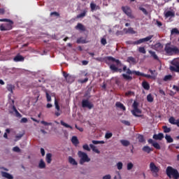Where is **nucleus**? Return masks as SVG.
<instances>
[{
    "label": "nucleus",
    "instance_id": "obj_54",
    "mask_svg": "<svg viewBox=\"0 0 179 179\" xmlns=\"http://www.w3.org/2000/svg\"><path fill=\"white\" fill-rule=\"evenodd\" d=\"M171 34H179V31L177 28L173 29L171 30Z\"/></svg>",
    "mask_w": 179,
    "mask_h": 179
},
{
    "label": "nucleus",
    "instance_id": "obj_52",
    "mask_svg": "<svg viewBox=\"0 0 179 179\" xmlns=\"http://www.w3.org/2000/svg\"><path fill=\"white\" fill-rule=\"evenodd\" d=\"M83 148L84 149V150H87V152H90V148H89V145L87 144H85L84 145H83Z\"/></svg>",
    "mask_w": 179,
    "mask_h": 179
},
{
    "label": "nucleus",
    "instance_id": "obj_56",
    "mask_svg": "<svg viewBox=\"0 0 179 179\" xmlns=\"http://www.w3.org/2000/svg\"><path fill=\"white\" fill-rule=\"evenodd\" d=\"M139 10H142L143 13H144V15H148V10H145V8L143 7H139Z\"/></svg>",
    "mask_w": 179,
    "mask_h": 179
},
{
    "label": "nucleus",
    "instance_id": "obj_35",
    "mask_svg": "<svg viewBox=\"0 0 179 179\" xmlns=\"http://www.w3.org/2000/svg\"><path fill=\"white\" fill-rule=\"evenodd\" d=\"M154 100L155 99L153 98V96L152 95V94H149L147 96V101H148V103H153Z\"/></svg>",
    "mask_w": 179,
    "mask_h": 179
},
{
    "label": "nucleus",
    "instance_id": "obj_37",
    "mask_svg": "<svg viewBox=\"0 0 179 179\" xmlns=\"http://www.w3.org/2000/svg\"><path fill=\"white\" fill-rule=\"evenodd\" d=\"M39 169H45V162H44V160L41 159L39 164H38Z\"/></svg>",
    "mask_w": 179,
    "mask_h": 179
},
{
    "label": "nucleus",
    "instance_id": "obj_29",
    "mask_svg": "<svg viewBox=\"0 0 179 179\" xmlns=\"http://www.w3.org/2000/svg\"><path fill=\"white\" fill-rule=\"evenodd\" d=\"M139 73V71H131V69H127V70H126V73L127 74V75H136V73Z\"/></svg>",
    "mask_w": 179,
    "mask_h": 179
},
{
    "label": "nucleus",
    "instance_id": "obj_24",
    "mask_svg": "<svg viewBox=\"0 0 179 179\" xmlns=\"http://www.w3.org/2000/svg\"><path fill=\"white\" fill-rule=\"evenodd\" d=\"M142 86L145 90H149L150 89V85H149V83L146 81H143L142 83Z\"/></svg>",
    "mask_w": 179,
    "mask_h": 179
},
{
    "label": "nucleus",
    "instance_id": "obj_8",
    "mask_svg": "<svg viewBox=\"0 0 179 179\" xmlns=\"http://www.w3.org/2000/svg\"><path fill=\"white\" fill-rule=\"evenodd\" d=\"M173 66H171L169 69L171 72H178L179 73V62L178 60H173L171 62Z\"/></svg>",
    "mask_w": 179,
    "mask_h": 179
},
{
    "label": "nucleus",
    "instance_id": "obj_61",
    "mask_svg": "<svg viewBox=\"0 0 179 179\" xmlns=\"http://www.w3.org/2000/svg\"><path fill=\"white\" fill-rule=\"evenodd\" d=\"M0 30L1 31H7L6 27L3 24L0 25Z\"/></svg>",
    "mask_w": 179,
    "mask_h": 179
},
{
    "label": "nucleus",
    "instance_id": "obj_51",
    "mask_svg": "<svg viewBox=\"0 0 179 179\" xmlns=\"http://www.w3.org/2000/svg\"><path fill=\"white\" fill-rule=\"evenodd\" d=\"M122 162H120L117 164V170H122Z\"/></svg>",
    "mask_w": 179,
    "mask_h": 179
},
{
    "label": "nucleus",
    "instance_id": "obj_13",
    "mask_svg": "<svg viewBox=\"0 0 179 179\" xmlns=\"http://www.w3.org/2000/svg\"><path fill=\"white\" fill-rule=\"evenodd\" d=\"M76 30H79L80 31H86V27H84L83 24L78 23L75 27Z\"/></svg>",
    "mask_w": 179,
    "mask_h": 179
},
{
    "label": "nucleus",
    "instance_id": "obj_10",
    "mask_svg": "<svg viewBox=\"0 0 179 179\" xmlns=\"http://www.w3.org/2000/svg\"><path fill=\"white\" fill-rule=\"evenodd\" d=\"M148 143L152 145L153 146V148H155L157 150H160L162 149V147L160 146V144H159L157 142L153 141V139L149 138L148 140Z\"/></svg>",
    "mask_w": 179,
    "mask_h": 179
},
{
    "label": "nucleus",
    "instance_id": "obj_58",
    "mask_svg": "<svg viewBox=\"0 0 179 179\" xmlns=\"http://www.w3.org/2000/svg\"><path fill=\"white\" fill-rule=\"evenodd\" d=\"M113 136V133H106L105 135V138L106 139H110Z\"/></svg>",
    "mask_w": 179,
    "mask_h": 179
},
{
    "label": "nucleus",
    "instance_id": "obj_50",
    "mask_svg": "<svg viewBox=\"0 0 179 179\" xmlns=\"http://www.w3.org/2000/svg\"><path fill=\"white\" fill-rule=\"evenodd\" d=\"M41 124H43V125H45V127H47V126H48V125H52V122H45V121H44V120H42L41 122Z\"/></svg>",
    "mask_w": 179,
    "mask_h": 179
},
{
    "label": "nucleus",
    "instance_id": "obj_39",
    "mask_svg": "<svg viewBox=\"0 0 179 179\" xmlns=\"http://www.w3.org/2000/svg\"><path fill=\"white\" fill-rule=\"evenodd\" d=\"M86 13H87V11L86 10H84L83 13H81L80 14H78L77 15V19H82L83 17H85V16H86Z\"/></svg>",
    "mask_w": 179,
    "mask_h": 179
},
{
    "label": "nucleus",
    "instance_id": "obj_31",
    "mask_svg": "<svg viewBox=\"0 0 179 179\" xmlns=\"http://www.w3.org/2000/svg\"><path fill=\"white\" fill-rule=\"evenodd\" d=\"M175 16V14L173 11H166V13H165V17H173Z\"/></svg>",
    "mask_w": 179,
    "mask_h": 179
},
{
    "label": "nucleus",
    "instance_id": "obj_34",
    "mask_svg": "<svg viewBox=\"0 0 179 179\" xmlns=\"http://www.w3.org/2000/svg\"><path fill=\"white\" fill-rule=\"evenodd\" d=\"M122 76L124 80H132V76H128L125 73L122 74Z\"/></svg>",
    "mask_w": 179,
    "mask_h": 179
},
{
    "label": "nucleus",
    "instance_id": "obj_57",
    "mask_svg": "<svg viewBox=\"0 0 179 179\" xmlns=\"http://www.w3.org/2000/svg\"><path fill=\"white\" fill-rule=\"evenodd\" d=\"M13 152H16L17 153L20 152V148L17 146H15L13 148Z\"/></svg>",
    "mask_w": 179,
    "mask_h": 179
},
{
    "label": "nucleus",
    "instance_id": "obj_28",
    "mask_svg": "<svg viewBox=\"0 0 179 179\" xmlns=\"http://www.w3.org/2000/svg\"><path fill=\"white\" fill-rule=\"evenodd\" d=\"M120 143L122 145V146H129L131 145V143L128 140H120Z\"/></svg>",
    "mask_w": 179,
    "mask_h": 179
},
{
    "label": "nucleus",
    "instance_id": "obj_32",
    "mask_svg": "<svg viewBox=\"0 0 179 179\" xmlns=\"http://www.w3.org/2000/svg\"><path fill=\"white\" fill-rule=\"evenodd\" d=\"M90 8L91 10L93 12L94 10H96V9H100V7L99 6H96L94 3H90Z\"/></svg>",
    "mask_w": 179,
    "mask_h": 179
},
{
    "label": "nucleus",
    "instance_id": "obj_1",
    "mask_svg": "<svg viewBox=\"0 0 179 179\" xmlns=\"http://www.w3.org/2000/svg\"><path fill=\"white\" fill-rule=\"evenodd\" d=\"M164 51L166 52L167 55H176L179 54V48L177 46L171 45V43H166L164 48Z\"/></svg>",
    "mask_w": 179,
    "mask_h": 179
},
{
    "label": "nucleus",
    "instance_id": "obj_16",
    "mask_svg": "<svg viewBox=\"0 0 179 179\" xmlns=\"http://www.w3.org/2000/svg\"><path fill=\"white\" fill-rule=\"evenodd\" d=\"M15 62H23L24 61V57L23 56L18 55L14 57Z\"/></svg>",
    "mask_w": 179,
    "mask_h": 179
},
{
    "label": "nucleus",
    "instance_id": "obj_23",
    "mask_svg": "<svg viewBox=\"0 0 179 179\" xmlns=\"http://www.w3.org/2000/svg\"><path fill=\"white\" fill-rule=\"evenodd\" d=\"M77 44H86L87 41H86V38H84L83 37H80L76 41Z\"/></svg>",
    "mask_w": 179,
    "mask_h": 179
},
{
    "label": "nucleus",
    "instance_id": "obj_47",
    "mask_svg": "<svg viewBox=\"0 0 179 179\" xmlns=\"http://www.w3.org/2000/svg\"><path fill=\"white\" fill-rule=\"evenodd\" d=\"M138 52H141V54H146V49H145V47H140L138 48Z\"/></svg>",
    "mask_w": 179,
    "mask_h": 179
},
{
    "label": "nucleus",
    "instance_id": "obj_3",
    "mask_svg": "<svg viewBox=\"0 0 179 179\" xmlns=\"http://www.w3.org/2000/svg\"><path fill=\"white\" fill-rule=\"evenodd\" d=\"M152 38H153V35H150L144 38H141L136 41H128L126 42V43L129 45H139V44H142V43H146L148 41H150V40Z\"/></svg>",
    "mask_w": 179,
    "mask_h": 179
},
{
    "label": "nucleus",
    "instance_id": "obj_62",
    "mask_svg": "<svg viewBox=\"0 0 179 179\" xmlns=\"http://www.w3.org/2000/svg\"><path fill=\"white\" fill-rule=\"evenodd\" d=\"M139 106V103H138V102H136V101H134V103H133V108H134V110L135 109V108H138V106Z\"/></svg>",
    "mask_w": 179,
    "mask_h": 179
},
{
    "label": "nucleus",
    "instance_id": "obj_4",
    "mask_svg": "<svg viewBox=\"0 0 179 179\" xmlns=\"http://www.w3.org/2000/svg\"><path fill=\"white\" fill-rule=\"evenodd\" d=\"M78 157L80 158V164L89 163V162H90V158H89V156H87V154H86L85 152L82 151H78Z\"/></svg>",
    "mask_w": 179,
    "mask_h": 179
},
{
    "label": "nucleus",
    "instance_id": "obj_6",
    "mask_svg": "<svg viewBox=\"0 0 179 179\" xmlns=\"http://www.w3.org/2000/svg\"><path fill=\"white\" fill-rule=\"evenodd\" d=\"M81 104L83 108H88V110H92L94 107V105L92 102H90L89 99H83Z\"/></svg>",
    "mask_w": 179,
    "mask_h": 179
},
{
    "label": "nucleus",
    "instance_id": "obj_25",
    "mask_svg": "<svg viewBox=\"0 0 179 179\" xmlns=\"http://www.w3.org/2000/svg\"><path fill=\"white\" fill-rule=\"evenodd\" d=\"M165 139L167 141V143H173V142H174V139H173V138H171V136L169 134H166Z\"/></svg>",
    "mask_w": 179,
    "mask_h": 179
},
{
    "label": "nucleus",
    "instance_id": "obj_12",
    "mask_svg": "<svg viewBox=\"0 0 179 179\" xmlns=\"http://www.w3.org/2000/svg\"><path fill=\"white\" fill-rule=\"evenodd\" d=\"M110 69L112 71V72L113 73H115V72H120V73H121V72H122V70L121 69H118V67L115 66V64H110Z\"/></svg>",
    "mask_w": 179,
    "mask_h": 179
},
{
    "label": "nucleus",
    "instance_id": "obj_36",
    "mask_svg": "<svg viewBox=\"0 0 179 179\" xmlns=\"http://www.w3.org/2000/svg\"><path fill=\"white\" fill-rule=\"evenodd\" d=\"M90 148H91L92 151L95 152V153H98V154L100 153V150H99V149L96 148V146H94V145L90 144Z\"/></svg>",
    "mask_w": 179,
    "mask_h": 179
},
{
    "label": "nucleus",
    "instance_id": "obj_21",
    "mask_svg": "<svg viewBox=\"0 0 179 179\" xmlns=\"http://www.w3.org/2000/svg\"><path fill=\"white\" fill-rule=\"evenodd\" d=\"M143 152H145V153H150V152H153V149H152L150 147L148 146V145H145L143 148H142Z\"/></svg>",
    "mask_w": 179,
    "mask_h": 179
},
{
    "label": "nucleus",
    "instance_id": "obj_44",
    "mask_svg": "<svg viewBox=\"0 0 179 179\" xmlns=\"http://www.w3.org/2000/svg\"><path fill=\"white\" fill-rule=\"evenodd\" d=\"M13 89H15V86L13 85H7V90L8 92H10V93H13Z\"/></svg>",
    "mask_w": 179,
    "mask_h": 179
},
{
    "label": "nucleus",
    "instance_id": "obj_18",
    "mask_svg": "<svg viewBox=\"0 0 179 179\" xmlns=\"http://www.w3.org/2000/svg\"><path fill=\"white\" fill-rule=\"evenodd\" d=\"M1 176H2V177H4V178L13 179V176H12L10 173H7V172L2 171Z\"/></svg>",
    "mask_w": 179,
    "mask_h": 179
},
{
    "label": "nucleus",
    "instance_id": "obj_60",
    "mask_svg": "<svg viewBox=\"0 0 179 179\" xmlns=\"http://www.w3.org/2000/svg\"><path fill=\"white\" fill-rule=\"evenodd\" d=\"M55 106L56 110H57V111H59L60 108H59V105L58 104V101H57V100L55 101Z\"/></svg>",
    "mask_w": 179,
    "mask_h": 179
},
{
    "label": "nucleus",
    "instance_id": "obj_53",
    "mask_svg": "<svg viewBox=\"0 0 179 179\" xmlns=\"http://www.w3.org/2000/svg\"><path fill=\"white\" fill-rule=\"evenodd\" d=\"M122 124H124V125H127V127H129L131 125V122L127 120H121Z\"/></svg>",
    "mask_w": 179,
    "mask_h": 179
},
{
    "label": "nucleus",
    "instance_id": "obj_43",
    "mask_svg": "<svg viewBox=\"0 0 179 179\" xmlns=\"http://www.w3.org/2000/svg\"><path fill=\"white\" fill-rule=\"evenodd\" d=\"M66 83H72L74 80L73 78L71 76H69L66 78Z\"/></svg>",
    "mask_w": 179,
    "mask_h": 179
},
{
    "label": "nucleus",
    "instance_id": "obj_48",
    "mask_svg": "<svg viewBox=\"0 0 179 179\" xmlns=\"http://www.w3.org/2000/svg\"><path fill=\"white\" fill-rule=\"evenodd\" d=\"M125 96H127V97H129L131 96H135V92L132 91H129L125 93Z\"/></svg>",
    "mask_w": 179,
    "mask_h": 179
},
{
    "label": "nucleus",
    "instance_id": "obj_40",
    "mask_svg": "<svg viewBox=\"0 0 179 179\" xmlns=\"http://www.w3.org/2000/svg\"><path fill=\"white\" fill-rule=\"evenodd\" d=\"M61 125H63V127H65V128H70V129H73L72 127L64 122L63 120L60 121Z\"/></svg>",
    "mask_w": 179,
    "mask_h": 179
},
{
    "label": "nucleus",
    "instance_id": "obj_14",
    "mask_svg": "<svg viewBox=\"0 0 179 179\" xmlns=\"http://www.w3.org/2000/svg\"><path fill=\"white\" fill-rule=\"evenodd\" d=\"M136 76H143L144 78H148V79H155V76H150V74H145L143 73H136Z\"/></svg>",
    "mask_w": 179,
    "mask_h": 179
},
{
    "label": "nucleus",
    "instance_id": "obj_33",
    "mask_svg": "<svg viewBox=\"0 0 179 179\" xmlns=\"http://www.w3.org/2000/svg\"><path fill=\"white\" fill-rule=\"evenodd\" d=\"M137 139L138 140V142H140V143H143V142H145V137L143 136V135L138 134Z\"/></svg>",
    "mask_w": 179,
    "mask_h": 179
},
{
    "label": "nucleus",
    "instance_id": "obj_42",
    "mask_svg": "<svg viewBox=\"0 0 179 179\" xmlns=\"http://www.w3.org/2000/svg\"><path fill=\"white\" fill-rule=\"evenodd\" d=\"M176 121L177 120L174 118V117H171L169 119V122H170V124H172V125H176Z\"/></svg>",
    "mask_w": 179,
    "mask_h": 179
},
{
    "label": "nucleus",
    "instance_id": "obj_2",
    "mask_svg": "<svg viewBox=\"0 0 179 179\" xmlns=\"http://www.w3.org/2000/svg\"><path fill=\"white\" fill-rule=\"evenodd\" d=\"M166 176L169 178H179V172L176 169L173 168L172 166H168L166 169Z\"/></svg>",
    "mask_w": 179,
    "mask_h": 179
},
{
    "label": "nucleus",
    "instance_id": "obj_19",
    "mask_svg": "<svg viewBox=\"0 0 179 179\" xmlns=\"http://www.w3.org/2000/svg\"><path fill=\"white\" fill-rule=\"evenodd\" d=\"M45 160L48 164H50L51 162H52V154L51 153L46 154Z\"/></svg>",
    "mask_w": 179,
    "mask_h": 179
},
{
    "label": "nucleus",
    "instance_id": "obj_15",
    "mask_svg": "<svg viewBox=\"0 0 179 179\" xmlns=\"http://www.w3.org/2000/svg\"><path fill=\"white\" fill-rule=\"evenodd\" d=\"M164 138V135L162 133H159L158 134L153 135V139L155 141H162Z\"/></svg>",
    "mask_w": 179,
    "mask_h": 179
},
{
    "label": "nucleus",
    "instance_id": "obj_30",
    "mask_svg": "<svg viewBox=\"0 0 179 179\" xmlns=\"http://www.w3.org/2000/svg\"><path fill=\"white\" fill-rule=\"evenodd\" d=\"M127 62L129 64H136V59H135V57H127Z\"/></svg>",
    "mask_w": 179,
    "mask_h": 179
},
{
    "label": "nucleus",
    "instance_id": "obj_59",
    "mask_svg": "<svg viewBox=\"0 0 179 179\" xmlns=\"http://www.w3.org/2000/svg\"><path fill=\"white\" fill-rule=\"evenodd\" d=\"M101 44H102V45H106V44H107V39L102 38L101 40Z\"/></svg>",
    "mask_w": 179,
    "mask_h": 179
},
{
    "label": "nucleus",
    "instance_id": "obj_63",
    "mask_svg": "<svg viewBox=\"0 0 179 179\" xmlns=\"http://www.w3.org/2000/svg\"><path fill=\"white\" fill-rule=\"evenodd\" d=\"M46 98H47V101H51V96L48 92H46Z\"/></svg>",
    "mask_w": 179,
    "mask_h": 179
},
{
    "label": "nucleus",
    "instance_id": "obj_7",
    "mask_svg": "<svg viewBox=\"0 0 179 179\" xmlns=\"http://www.w3.org/2000/svg\"><path fill=\"white\" fill-rule=\"evenodd\" d=\"M0 22H8V23L4 25L7 31L13 29V21L9 19L4 18L0 19Z\"/></svg>",
    "mask_w": 179,
    "mask_h": 179
},
{
    "label": "nucleus",
    "instance_id": "obj_41",
    "mask_svg": "<svg viewBox=\"0 0 179 179\" xmlns=\"http://www.w3.org/2000/svg\"><path fill=\"white\" fill-rule=\"evenodd\" d=\"M149 72L151 73V76H155V79H156L157 76V72H156V70L149 69Z\"/></svg>",
    "mask_w": 179,
    "mask_h": 179
},
{
    "label": "nucleus",
    "instance_id": "obj_22",
    "mask_svg": "<svg viewBox=\"0 0 179 179\" xmlns=\"http://www.w3.org/2000/svg\"><path fill=\"white\" fill-rule=\"evenodd\" d=\"M115 106L117 107V108H120V110H122L123 111L127 110L125 106H124V104H122L121 102H116Z\"/></svg>",
    "mask_w": 179,
    "mask_h": 179
},
{
    "label": "nucleus",
    "instance_id": "obj_46",
    "mask_svg": "<svg viewBox=\"0 0 179 179\" xmlns=\"http://www.w3.org/2000/svg\"><path fill=\"white\" fill-rule=\"evenodd\" d=\"M126 33H128L129 34H135V31L134 30V28H132V27L128 28Z\"/></svg>",
    "mask_w": 179,
    "mask_h": 179
},
{
    "label": "nucleus",
    "instance_id": "obj_45",
    "mask_svg": "<svg viewBox=\"0 0 179 179\" xmlns=\"http://www.w3.org/2000/svg\"><path fill=\"white\" fill-rule=\"evenodd\" d=\"M173 78V76L171 75H167L165 76L164 78V82H167V80H171V79Z\"/></svg>",
    "mask_w": 179,
    "mask_h": 179
},
{
    "label": "nucleus",
    "instance_id": "obj_38",
    "mask_svg": "<svg viewBox=\"0 0 179 179\" xmlns=\"http://www.w3.org/2000/svg\"><path fill=\"white\" fill-rule=\"evenodd\" d=\"M162 129H164V134H169V132H171V128L168 127L167 126H163Z\"/></svg>",
    "mask_w": 179,
    "mask_h": 179
},
{
    "label": "nucleus",
    "instance_id": "obj_64",
    "mask_svg": "<svg viewBox=\"0 0 179 179\" xmlns=\"http://www.w3.org/2000/svg\"><path fill=\"white\" fill-rule=\"evenodd\" d=\"M103 179H111L110 175H106L103 177Z\"/></svg>",
    "mask_w": 179,
    "mask_h": 179
},
{
    "label": "nucleus",
    "instance_id": "obj_5",
    "mask_svg": "<svg viewBox=\"0 0 179 179\" xmlns=\"http://www.w3.org/2000/svg\"><path fill=\"white\" fill-rule=\"evenodd\" d=\"M150 170L154 174V177H159V171H160V169L156 166L153 162H150Z\"/></svg>",
    "mask_w": 179,
    "mask_h": 179
},
{
    "label": "nucleus",
    "instance_id": "obj_9",
    "mask_svg": "<svg viewBox=\"0 0 179 179\" xmlns=\"http://www.w3.org/2000/svg\"><path fill=\"white\" fill-rule=\"evenodd\" d=\"M122 12H124V13H125V15H127V16H128L131 19H134V17L132 15V10H131V8H129V6H122Z\"/></svg>",
    "mask_w": 179,
    "mask_h": 179
},
{
    "label": "nucleus",
    "instance_id": "obj_55",
    "mask_svg": "<svg viewBox=\"0 0 179 179\" xmlns=\"http://www.w3.org/2000/svg\"><path fill=\"white\" fill-rule=\"evenodd\" d=\"M50 16H56L57 17H59V13H57V11L52 12L50 13Z\"/></svg>",
    "mask_w": 179,
    "mask_h": 179
},
{
    "label": "nucleus",
    "instance_id": "obj_26",
    "mask_svg": "<svg viewBox=\"0 0 179 179\" xmlns=\"http://www.w3.org/2000/svg\"><path fill=\"white\" fill-rule=\"evenodd\" d=\"M69 162L73 166H78V162H76V160L72 157H69Z\"/></svg>",
    "mask_w": 179,
    "mask_h": 179
},
{
    "label": "nucleus",
    "instance_id": "obj_17",
    "mask_svg": "<svg viewBox=\"0 0 179 179\" xmlns=\"http://www.w3.org/2000/svg\"><path fill=\"white\" fill-rule=\"evenodd\" d=\"M131 113H132L133 115H134L135 117H139V115H138V114H142V111L140 110V109H138V108L133 109L131 110Z\"/></svg>",
    "mask_w": 179,
    "mask_h": 179
},
{
    "label": "nucleus",
    "instance_id": "obj_11",
    "mask_svg": "<svg viewBox=\"0 0 179 179\" xmlns=\"http://www.w3.org/2000/svg\"><path fill=\"white\" fill-rule=\"evenodd\" d=\"M106 61H110L111 62H115L116 64L117 65V66L119 65H121V62L118 59H116L115 58L111 57V56H108L106 57Z\"/></svg>",
    "mask_w": 179,
    "mask_h": 179
},
{
    "label": "nucleus",
    "instance_id": "obj_49",
    "mask_svg": "<svg viewBox=\"0 0 179 179\" xmlns=\"http://www.w3.org/2000/svg\"><path fill=\"white\" fill-rule=\"evenodd\" d=\"M134 169V164L132 162H129L127 164V170H132Z\"/></svg>",
    "mask_w": 179,
    "mask_h": 179
},
{
    "label": "nucleus",
    "instance_id": "obj_27",
    "mask_svg": "<svg viewBox=\"0 0 179 179\" xmlns=\"http://www.w3.org/2000/svg\"><path fill=\"white\" fill-rule=\"evenodd\" d=\"M149 54H150L151 57L156 59V61H159V57H157V55H156V52H153L152 50L148 51Z\"/></svg>",
    "mask_w": 179,
    "mask_h": 179
},
{
    "label": "nucleus",
    "instance_id": "obj_20",
    "mask_svg": "<svg viewBox=\"0 0 179 179\" xmlns=\"http://www.w3.org/2000/svg\"><path fill=\"white\" fill-rule=\"evenodd\" d=\"M71 142L74 146H78V145H79V139H78V137L76 136H73L71 138Z\"/></svg>",
    "mask_w": 179,
    "mask_h": 179
}]
</instances>
